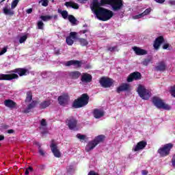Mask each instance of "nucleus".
Here are the masks:
<instances>
[{"mask_svg": "<svg viewBox=\"0 0 175 175\" xmlns=\"http://www.w3.org/2000/svg\"><path fill=\"white\" fill-rule=\"evenodd\" d=\"M27 170H28L29 172H33V168L32 167H29L27 168Z\"/></svg>", "mask_w": 175, "mask_h": 175, "instance_id": "obj_60", "label": "nucleus"}, {"mask_svg": "<svg viewBox=\"0 0 175 175\" xmlns=\"http://www.w3.org/2000/svg\"><path fill=\"white\" fill-rule=\"evenodd\" d=\"M21 0H14L11 3V8L12 9H15V8L17 7V5H18V2Z\"/></svg>", "mask_w": 175, "mask_h": 175, "instance_id": "obj_37", "label": "nucleus"}, {"mask_svg": "<svg viewBox=\"0 0 175 175\" xmlns=\"http://www.w3.org/2000/svg\"><path fill=\"white\" fill-rule=\"evenodd\" d=\"M50 147L54 157H55V158H61V152H59L57 144L52 143Z\"/></svg>", "mask_w": 175, "mask_h": 175, "instance_id": "obj_14", "label": "nucleus"}, {"mask_svg": "<svg viewBox=\"0 0 175 175\" xmlns=\"http://www.w3.org/2000/svg\"><path fill=\"white\" fill-rule=\"evenodd\" d=\"M5 2V0H1V1L0 2V5H3L2 3Z\"/></svg>", "mask_w": 175, "mask_h": 175, "instance_id": "obj_64", "label": "nucleus"}, {"mask_svg": "<svg viewBox=\"0 0 175 175\" xmlns=\"http://www.w3.org/2000/svg\"><path fill=\"white\" fill-rule=\"evenodd\" d=\"M168 3L170 6H175V0H170Z\"/></svg>", "mask_w": 175, "mask_h": 175, "instance_id": "obj_51", "label": "nucleus"}, {"mask_svg": "<svg viewBox=\"0 0 175 175\" xmlns=\"http://www.w3.org/2000/svg\"><path fill=\"white\" fill-rule=\"evenodd\" d=\"M102 3L110 5L113 12H118L124 8V1L122 0H104Z\"/></svg>", "mask_w": 175, "mask_h": 175, "instance_id": "obj_3", "label": "nucleus"}, {"mask_svg": "<svg viewBox=\"0 0 175 175\" xmlns=\"http://www.w3.org/2000/svg\"><path fill=\"white\" fill-rule=\"evenodd\" d=\"M137 92L144 100H148L151 98V92L147 90L146 87L142 85H139L137 89Z\"/></svg>", "mask_w": 175, "mask_h": 175, "instance_id": "obj_5", "label": "nucleus"}, {"mask_svg": "<svg viewBox=\"0 0 175 175\" xmlns=\"http://www.w3.org/2000/svg\"><path fill=\"white\" fill-rule=\"evenodd\" d=\"M152 102L157 109H163V110H171L172 107L168 104L165 103L163 100L158 96H154L152 98Z\"/></svg>", "mask_w": 175, "mask_h": 175, "instance_id": "obj_4", "label": "nucleus"}, {"mask_svg": "<svg viewBox=\"0 0 175 175\" xmlns=\"http://www.w3.org/2000/svg\"><path fill=\"white\" fill-rule=\"evenodd\" d=\"M4 105L6 107L9 109H13L17 107V103L14 102L13 100L8 99L4 100Z\"/></svg>", "mask_w": 175, "mask_h": 175, "instance_id": "obj_20", "label": "nucleus"}, {"mask_svg": "<svg viewBox=\"0 0 175 175\" xmlns=\"http://www.w3.org/2000/svg\"><path fill=\"white\" fill-rule=\"evenodd\" d=\"M151 8H149L148 9H146L144 12H142V14L144 16H148V14H150V13H151Z\"/></svg>", "mask_w": 175, "mask_h": 175, "instance_id": "obj_39", "label": "nucleus"}, {"mask_svg": "<svg viewBox=\"0 0 175 175\" xmlns=\"http://www.w3.org/2000/svg\"><path fill=\"white\" fill-rule=\"evenodd\" d=\"M173 147L174 145L172 143L165 144L158 149L157 152L159 154L160 157L165 158V157L170 155V150Z\"/></svg>", "mask_w": 175, "mask_h": 175, "instance_id": "obj_6", "label": "nucleus"}, {"mask_svg": "<svg viewBox=\"0 0 175 175\" xmlns=\"http://www.w3.org/2000/svg\"><path fill=\"white\" fill-rule=\"evenodd\" d=\"M26 13H27V14H31V13H32V8L27 9Z\"/></svg>", "mask_w": 175, "mask_h": 175, "instance_id": "obj_55", "label": "nucleus"}, {"mask_svg": "<svg viewBox=\"0 0 175 175\" xmlns=\"http://www.w3.org/2000/svg\"><path fill=\"white\" fill-rule=\"evenodd\" d=\"M36 105H38V101L33 100L30 104H29L27 108L23 111V113L25 114H28V113L31 112V109L36 107Z\"/></svg>", "mask_w": 175, "mask_h": 175, "instance_id": "obj_22", "label": "nucleus"}, {"mask_svg": "<svg viewBox=\"0 0 175 175\" xmlns=\"http://www.w3.org/2000/svg\"><path fill=\"white\" fill-rule=\"evenodd\" d=\"M98 146L94 140L90 141L88 142V144L85 146V151L86 152H90V151H92V150Z\"/></svg>", "mask_w": 175, "mask_h": 175, "instance_id": "obj_23", "label": "nucleus"}, {"mask_svg": "<svg viewBox=\"0 0 175 175\" xmlns=\"http://www.w3.org/2000/svg\"><path fill=\"white\" fill-rule=\"evenodd\" d=\"M142 17H144V15H143V13H141L138 15L134 16L133 18L134 20H138L139 18H142Z\"/></svg>", "mask_w": 175, "mask_h": 175, "instance_id": "obj_43", "label": "nucleus"}, {"mask_svg": "<svg viewBox=\"0 0 175 175\" xmlns=\"http://www.w3.org/2000/svg\"><path fill=\"white\" fill-rule=\"evenodd\" d=\"M81 81L82 83H91L92 81V75L87 72L83 73L81 78Z\"/></svg>", "mask_w": 175, "mask_h": 175, "instance_id": "obj_21", "label": "nucleus"}, {"mask_svg": "<svg viewBox=\"0 0 175 175\" xmlns=\"http://www.w3.org/2000/svg\"><path fill=\"white\" fill-rule=\"evenodd\" d=\"M172 164L173 167L175 168V154L172 157Z\"/></svg>", "mask_w": 175, "mask_h": 175, "instance_id": "obj_49", "label": "nucleus"}, {"mask_svg": "<svg viewBox=\"0 0 175 175\" xmlns=\"http://www.w3.org/2000/svg\"><path fill=\"white\" fill-rule=\"evenodd\" d=\"M26 98L25 100V103H29L32 100V92L29 91L26 93Z\"/></svg>", "mask_w": 175, "mask_h": 175, "instance_id": "obj_34", "label": "nucleus"}, {"mask_svg": "<svg viewBox=\"0 0 175 175\" xmlns=\"http://www.w3.org/2000/svg\"><path fill=\"white\" fill-rule=\"evenodd\" d=\"M51 105V101L50 100H44L40 104V109H46L49 107Z\"/></svg>", "mask_w": 175, "mask_h": 175, "instance_id": "obj_32", "label": "nucleus"}, {"mask_svg": "<svg viewBox=\"0 0 175 175\" xmlns=\"http://www.w3.org/2000/svg\"><path fill=\"white\" fill-rule=\"evenodd\" d=\"M57 101L60 106H66L69 102V94L64 93L57 98Z\"/></svg>", "mask_w": 175, "mask_h": 175, "instance_id": "obj_8", "label": "nucleus"}, {"mask_svg": "<svg viewBox=\"0 0 175 175\" xmlns=\"http://www.w3.org/2000/svg\"><path fill=\"white\" fill-rule=\"evenodd\" d=\"M27 36H23L22 37L20 38L19 39V43H24V42H25V40H27Z\"/></svg>", "mask_w": 175, "mask_h": 175, "instance_id": "obj_41", "label": "nucleus"}, {"mask_svg": "<svg viewBox=\"0 0 175 175\" xmlns=\"http://www.w3.org/2000/svg\"><path fill=\"white\" fill-rule=\"evenodd\" d=\"M3 13L5 14V16H14V11L8 9V8H3Z\"/></svg>", "mask_w": 175, "mask_h": 175, "instance_id": "obj_30", "label": "nucleus"}, {"mask_svg": "<svg viewBox=\"0 0 175 175\" xmlns=\"http://www.w3.org/2000/svg\"><path fill=\"white\" fill-rule=\"evenodd\" d=\"M57 12L59 14H62V17L64 19V20H66V18H68L69 17V14L68 13V11L66 10H62L61 9H58L57 10Z\"/></svg>", "mask_w": 175, "mask_h": 175, "instance_id": "obj_29", "label": "nucleus"}, {"mask_svg": "<svg viewBox=\"0 0 175 175\" xmlns=\"http://www.w3.org/2000/svg\"><path fill=\"white\" fill-rule=\"evenodd\" d=\"M162 43H165V38H163V36H160L157 37L154 41V44H153L154 49L155 50L159 49V47H161V44Z\"/></svg>", "mask_w": 175, "mask_h": 175, "instance_id": "obj_13", "label": "nucleus"}, {"mask_svg": "<svg viewBox=\"0 0 175 175\" xmlns=\"http://www.w3.org/2000/svg\"><path fill=\"white\" fill-rule=\"evenodd\" d=\"M6 51H8V48L7 47L3 48V49L0 51V55H3V54H5Z\"/></svg>", "mask_w": 175, "mask_h": 175, "instance_id": "obj_48", "label": "nucleus"}, {"mask_svg": "<svg viewBox=\"0 0 175 175\" xmlns=\"http://www.w3.org/2000/svg\"><path fill=\"white\" fill-rule=\"evenodd\" d=\"M89 102L90 96H88V94L84 93L81 94L80 97L73 101L72 107L73 109H81V107L87 106Z\"/></svg>", "mask_w": 175, "mask_h": 175, "instance_id": "obj_2", "label": "nucleus"}, {"mask_svg": "<svg viewBox=\"0 0 175 175\" xmlns=\"http://www.w3.org/2000/svg\"><path fill=\"white\" fill-rule=\"evenodd\" d=\"M38 152L42 157H44V150L42 148H38Z\"/></svg>", "mask_w": 175, "mask_h": 175, "instance_id": "obj_47", "label": "nucleus"}, {"mask_svg": "<svg viewBox=\"0 0 175 175\" xmlns=\"http://www.w3.org/2000/svg\"><path fill=\"white\" fill-rule=\"evenodd\" d=\"M85 69H91V65L87 64V65L85 66Z\"/></svg>", "mask_w": 175, "mask_h": 175, "instance_id": "obj_57", "label": "nucleus"}, {"mask_svg": "<svg viewBox=\"0 0 175 175\" xmlns=\"http://www.w3.org/2000/svg\"><path fill=\"white\" fill-rule=\"evenodd\" d=\"M105 135H98L97 137H96L95 139L93 140L98 145V144H99V143H102L103 142V140H105Z\"/></svg>", "mask_w": 175, "mask_h": 175, "instance_id": "obj_31", "label": "nucleus"}, {"mask_svg": "<svg viewBox=\"0 0 175 175\" xmlns=\"http://www.w3.org/2000/svg\"><path fill=\"white\" fill-rule=\"evenodd\" d=\"M40 125H41V126H47V122L46 121V119L41 120Z\"/></svg>", "mask_w": 175, "mask_h": 175, "instance_id": "obj_44", "label": "nucleus"}, {"mask_svg": "<svg viewBox=\"0 0 175 175\" xmlns=\"http://www.w3.org/2000/svg\"><path fill=\"white\" fill-rule=\"evenodd\" d=\"M133 50L135 51L136 55H146L147 54V51L142 49L137 46H134Z\"/></svg>", "mask_w": 175, "mask_h": 175, "instance_id": "obj_24", "label": "nucleus"}, {"mask_svg": "<svg viewBox=\"0 0 175 175\" xmlns=\"http://www.w3.org/2000/svg\"><path fill=\"white\" fill-rule=\"evenodd\" d=\"M10 73H17L21 77L23 76H27V75H29V70H28L27 68H18L10 71Z\"/></svg>", "mask_w": 175, "mask_h": 175, "instance_id": "obj_12", "label": "nucleus"}, {"mask_svg": "<svg viewBox=\"0 0 175 175\" xmlns=\"http://www.w3.org/2000/svg\"><path fill=\"white\" fill-rule=\"evenodd\" d=\"M142 175H148V171L144 170L142 171Z\"/></svg>", "mask_w": 175, "mask_h": 175, "instance_id": "obj_54", "label": "nucleus"}, {"mask_svg": "<svg viewBox=\"0 0 175 175\" xmlns=\"http://www.w3.org/2000/svg\"><path fill=\"white\" fill-rule=\"evenodd\" d=\"M99 83L103 88H110L114 86V80L106 77H101L99 80Z\"/></svg>", "mask_w": 175, "mask_h": 175, "instance_id": "obj_7", "label": "nucleus"}, {"mask_svg": "<svg viewBox=\"0 0 175 175\" xmlns=\"http://www.w3.org/2000/svg\"><path fill=\"white\" fill-rule=\"evenodd\" d=\"M116 49H117V46L109 47V48H108V51H114V50H116Z\"/></svg>", "mask_w": 175, "mask_h": 175, "instance_id": "obj_53", "label": "nucleus"}, {"mask_svg": "<svg viewBox=\"0 0 175 175\" xmlns=\"http://www.w3.org/2000/svg\"><path fill=\"white\" fill-rule=\"evenodd\" d=\"M66 124L69 128V129H75V128H76L77 126V120H76V118H75V117L73 116H70L69 117L67 120H66Z\"/></svg>", "mask_w": 175, "mask_h": 175, "instance_id": "obj_11", "label": "nucleus"}, {"mask_svg": "<svg viewBox=\"0 0 175 175\" xmlns=\"http://www.w3.org/2000/svg\"><path fill=\"white\" fill-rule=\"evenodd\" d=\"M133 80H142V73L137 71L131 73L128 76L126 81L128 83H132Z\"/></svg>", "mask_w": 175, "mask_h": 175, "instance_id": "obj_9", "label": "nucleus"}, {"mask_svg": "<svg viewBox=\"0 0 175 175\" xmlns=\"http://www.w3.org/2000/svg\"><path fill=\"white\" fill-rule=\"evenodd\" d=\"M68 21L71 23L72 25H77V19L73 15H68Z\"/></svg>", "mask_w": 175, "mask_h": 175, "instance_id": "obj_33", "label": "nucleus"}, {"mask_svg": "<svg viewBox=\"0 0 175 175\" xmlns=\"http://www.w3.org/2000/svg\"><path fill=\"white\" fill-rule=\"evenodd\" d=\"M8 133H14V130L10 129V130L8 131Z\"/></svg>", "mask_w": 175, "mask_h": 175, "instance_id": "obj_59", "label": "nucleus"}, {"mask_svg": "<svg viewBox=\"0 0 175 175\" xmlns=\"http://www.w3.org/2000/svg\"><path fill=\"white\" fill-rule=\"evenodd\" d=\"M103 1L104 0H100L99 2L98 0H93L90 9L98 20H100V21H108L114 16V12L102 7L107 5V3H103Z\"/></svg>", "mask_w": 175, "mask_h": 175, "instance_id": "obj_1", "label": "nucleus"}, {"mask_svg": "<svg viewBox=\"0 0 175 175\" xmlns=\"http://www.w3.org/2000/svg\"><path fill=\"white\" fill-rule=\"evenodd\" d=\"M156 72H165L166 70V64L165 62L161 61L157 63V66L154 68Z\"/></svg>", "mask_w": 175, "mask_h": 175, "instance_id": "obj_19", "label": "nucleus"}, {"mask_svg": "<svg viewBox=\"0 0 175 175\" xmlns=\"http://www.w3.org/2000/svg\"><path fill=\"white\" fill-rule=\"evenodd\" d=\"M61 54V51L55 48V55H59Z\"/></svg>", "mask_w": 175, "mask_h": 175, "instance_id": "obj_52", "label": "nucleus"}, {"mask_svg": "<svg viewBox=\"0 0 175 175\" xmlns=\"http://www.w3.org/2000/svg\"><path fill=\"white\" fill-rule=\"evenodd\" d=\"M150 62H151V59H146L143 62V64L145 65L146 66H147V65H148V64H150Z\"/></svg>", "mask_w": 175, "mask_h": 175, "instance_id": "obj_46", "label": "nucleus"}, {"mask_svg": "<svg viewBox=\"0 0 175 175\" xmlns=\"http://www.w3.org/2000/svg\"><path fill=\"white\" fill-rule=\"evenodd\" d=\"M77 38V33L76 31H71L70 35L66 38V43L68 46H72L73 43H75V39Z\"/></svg>", "mask_w": 175, "mask_h": 175, "instance_id": "obj_10", "label": "nucleus"}, {"mask_svg": "<svg viewBox=\"0 0 175 175\" xmlns=\"http://www.w3.org/2000/svg\"><path fill=\"white\" fill-rule=\"evenodd\" d=\"M170 94H171L172 96L175 98V85L171 87Z\"/></svg>", "mask_w": 175, "mask_h": 175, "instance_id": "obj_42", "label": "nucleus"}, {"mask_svg": "<svg viewBox=\"0 0 175 175\" xmlns=\"http://www.w3.org/2000/svg\"><path fill=\"white\" fill-rule=\"evenodd\" d=\"M131 85L129 83H123L116 89V92L118 94H120L124 91H129Z\"/></svg>", "mask_w": 175, "mask_h": 175, "instance_id": "obj_18", "label": "nucleus"}, {"mask_svg": "<svg viewBox=\"0 0 175 175\" xmlns=\"http://www.w3.org/2000/svg\"><path fill=\"white\" fill-rule=\"evenodd\" d=\"M42 21H50L52 18H54V20H57L58 18V15L55 14L54 16L51 15H46V16H41L40 17Z\"/></svg>", "mask_w": 175, "mask_h": 175, "instance_id": "obj_27", "label": "nucleus"}, {"mask_svg": "<svg viewBox=\"0 0 175 175\" xmlns=\"http://www.w3.org/2000/svg\"><path fill=\"white\" fill-rule=\"evenodd\" d=\"M163 50H167V49H168V50H172V46H170V44H164L163 45Z\"/></svg>", "mask_w": 175, "mask_h": 175, "instance_id": "obj_40", "label": "nucleus"}, {"mask_svg": "<svg viewBox=\"0 0 175 175\" xmlns=\"http://www.w3.org/2000/svg\"><path fill=\"white\" fill-rule=\"evenodd\" d=\"M147 146V142L140 141L137 144V145L133 148V151L137 152L140 151V150H144Z\"/></svg>", "mask_w": 175, "mask_h": 175, "instance_id": "obj_16", "label": "nucleus"}, {"mask_svg": "<svg viewBox=\"0 0 175 175\" xmlns=\"http://www.w3.org/2000/svg\"><path fill=\"white\" fill-rule=\"evenodd\" d=\"M81 32H82V33H86V32H88V30H87V29L82 30Z\"/></svg>", "mask_w": 175, "mask_h": 175, "instance_id": "obj_63", "label": "nucleus"}, {"mask_svg": "<svg viewBox=\"0 0 175 175\" xmlns=\"http://www.w3.org/2000/svg\"><path fill=\"white\" fill-rule=\"evenodd\" d=\"M42 1V6H44L45 8L49 6V0H41Z\"/></svg>", "mask_w": 175, "mask_h": 175, "instance_id": "obj_45", "label": "nucleus"}, {"mask_svg": "<svg viewBox=\"0 0 175 175\" xmlns=\"http://www.w3.org/2000/svg\"><path fill=\"white\" fill-rule=\"evenodd\" d=\"M34 144H35L36 146H38V148H41V145H40V144L39 142H34Z\"/></svg>", "mask_w": 175, "mask_h": 175, "instance_id": "obj_56", "label": "nucleus"}, {"mask_svg": "<svg viewBox=\"0 0 175 175\" xmlns=\"http://www.w3.org/2000/svg\"><path fill=\"white\" fill-rule=\"evenodd\" d=\"M2 140H5V136L1 135H0V142L2 141Z\"/></svg>", "mask_w": 175, "mask_h": 175, "instance_id": "obj_61", "label": "nucleus"}, {"mask_svg": "<svg viewBox=\"0 0 175 175\" xmlns=\"http://www.w3.org/2000/svg\"><path fill=\"white\" fill-rule=\"evenodd\" d=\"M64 5L66 6V8H72V9L75 10L79 9V4L73 1H67Z\"/></svg>", "mask_w": 175, "mask_h": 175, "instance_id": "obj_28", "label": "nucleus"}, {"mask_svg": "<svg viewBox=\"0 0 175 175\" xmlns=\"http://www.w3.org/2000/svg\"><path fill=\"white\" fill-rule=\"evenodd\" d=\"M72 65L75 66V68H81V65H83V61L72 59V60L68 61L66 63V66H72Z\"/></svg>", "mask_w": 175, "mask_h": 175, "instance_id": "obj_15", "label": "nucleus"}, {"mask_svg": "<svg viewBox=\"0 0 175 175\" xmlns=\"http://www.w3.org/2000/svg\"><path fill=\"white\" fill-rule=\"evenodd\" d=\"M165 1L166 0H154V1H156L157 3H159L160 5L165 3Z\"/></svg>", "mask_w": 175, "mask_h": 175, "instance_id": "obj_50", "label": "nucleus"}, {"mask_svg": "<svg viewBox=\"0 0 175 175\" xmlns=\"http://www.w3.org/2000/svg\"><path fill=\"white\" fill-rule=\"evenodd\" d=\"M77 139H79V140H85V137H87V135H81L80 133H78L77 135Z\"/></svg>", "mask_w": 175, "mask_h": 175, "instance_id": "obj_38", "label": "nucleus"}, {"mask_svg": "<svg viewBox=\"0 0 175 175\" xmlns=\"http://www.w3.org/2000/svg\"><path fill=\"white\" fill-rule=\"evenodd\" d=\"M14 79H18V75L17 74H1V80H14Z\"/></svg>", "mask_w": 175, "mask_h": 175, "instance_id": "obj_17", "label": "nucleus"}, {"mask_svg": "<svg viewBox=\"0 0 175 175\" xmlns=\"http://www.w3.org/2000/svg\"><path fill=\"white\" fill-rule=\"evenodd\" d=\"M78 42L83 47L85 46H88V41L85 38H78Z\"/></svg>", "mask_w": 175, "mask_h": 175, "instance_id": "obj_35", "label": "nucleus"}, {"mask_svg": "<svg viewBox=\"0 0 175 175\" xmlns=\"http://www.w3.org/2000/svg\"><path fill=\"white\" fill-rule=\"evenodd\" d=\"M25 175L29 174V171L27 170V168L26 169V170H25Z\"/></svg>", "mask_w": 175, "mask_h": 175, "instance_id": "obj_62", "label": "nucleus"}, {"mask_svg": "<svg viewBox=\"0 0 175 175\" xmlns=\"http://www.w3.org/2000/svg\"><path fill=\"white\" fill-rule=\"evenodd\" d=\"M38 29H44V23L43 21H39L37 23Z\"/></svg>", "mask_w": 175, "mask_h": 175, "instance_id": "obj_36", "label": "nucleus"}, {"mask_svg": "<svg viewBox=\"0 0 175 175\" xmlns=\"http://www.w3.org/2000/svg\"><path fill=\"white\" fill-rule=\"evenodd\" d=\"M94 118H100L105 116V112L103 111L95 109L93 112Z\"/></svg>", "mask_w": 175, "mask_h": 175, "instance_id": "obj_26", "label": "nucleus"}, {"mask_svg": "<svg viewBox=\"0 0 175 175\" xmlns=\"http://www.w3.org/2000/svg\"><path fill=\"white\" fill-rule=\"evenodd\" d=\"M39 167H40V170H44L45 166H44V165H40Z\"/></svg>", "mask_w": 175, "mask_h": 175, "instance_id": "obj_58", "label": "nucleus"}, {"mask_svg": "<svg viewBox=\"0 0 175 175\" xmlns=\"http://www.w3.org/2000/svg\"><path fill=\"white\" fill-rule=\"evenodd\" d=\"M68 76L72 80H77L81 76V72L79 71H72L69 72Z\"/></svg>", "mask_w": 175, "mask_h": 175, "instance_id": "obj_25", "label": "nucleus"}]
</instances>
